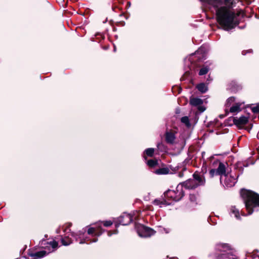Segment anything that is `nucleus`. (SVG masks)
Wrapping results in <instances>:
<instances>
[{
    "label": "nucleus",
    "mask_w": 259,
    "mask_h": 259,
    "mask_svg": "<svg viewBox=\"0 0 259 259\" xmlns=\"http://www.w3.org/2000/svg\"><path fill=\"white\" fill-rule=\"evenodd\" d=\"M241 195L244 199L248 214H251L254 208L259 207V195L251 191L242 190Z\"/></svg>",
    "instance_id": "1"
},
{
    "label": "nucleus",
    "mask_w": 259,
    "mask_h": 259,
    "mask_svg": "<svg viewBox=\"0 0 259 259\" xmlns=\"http://www.w3.org/2000/svg\"><path fill=\"white\" fill-rule=\"evenodd\" d=\"M58 244V243L55 241L48 242L45 240H42L40 242V245L42 248L47 249L48 252L46 251L42 250L33 253L32 256L35 258L42 257L49 252L53 251L57 247Z\"/></svg>",
    "instance_id": "2"
},
{
    "label": "nucleus",
    "mask_w": 259,
    "mask_h": 259,
    "mask_svg": "<svg viewBox=\"0 0 259 259\" xmlns=\"http://www.w3.org/2000/svg\"><path fill=\"white\" fill-rule=\"evenodd\" d=\"M193 176V179H189L182 185L183 187H184L188 189H193L205 184V180L203 176H201L197 173H194Z\"/></svg>",
    "instance_id": "3"
},
{
    "label": "nucleus",
    "mask_w": 259,
    "mask_h": 259,
    "mask_svg": "<svg viewBox=\"0 0 259 259\" xmlns=\"http://www.w3.org/2000/svg\"><path fill=\"white\" fill-rule=\"evenodd\" d=\"M184 196L183 185H178L176 190H168L164 193L166 199L175 201L180 200Z\"/></svg>",
    "instance_id": "4"
},
{
    "label": "nucleus",
    "mask_w": 259,
    "mask_h": 259,
    "mask_svg": "<svg viewBox=\"0 0 259 259\" xmlns=\"http://www.w3.org/2000/svg\"><path fill=\"white\" fill-rule=\"evenodd\" d=\"M215 249L218 252V259H230V253L228 251L230 247L228 244L218 243L215 246Z\"/></svg>",
    "instance_id": "5"
},
{
    "label": "nucleus",
    "mask_w": 259,
    "mask_h": 259,
    "mask_svg": "<svg viewBox=\"0 0 259 259\" xmlns=\"http://www.w3.org/2000/svg\"><path fill=\"white\" fill-rule=\"evenodd\" d=\"M136 229L139 236L141 237H149L155 233V231L141 224L136 225Z\"/></svg>",
    "instance_id": "6"
},
{
    "label": "nucleus",
    "mask_w": 259,
    "mask_h": 259,
    "mask_svg": "<svg viewBox=\"0 0 259 259\" xmlns=\"http://www.w3.org/2000/svg\"><path fill=\"white\" fill-rule=\"evenodd\" d=\"M243 104V102H236L235 98L231 97L227 99L226 105L228 107L232 105L230 108V112L232 113L237 114L241 110V106Z\"/></svg>",
    "instance_id": "7"
},
{
    "label": "nucleus",
    "mask_w": 259,
    "mask_h": 259,
    "mask_svg": "<svg viewBox=\"0 0 259 259\" xmlns=\"http://www.w3.org/2000/svg\"><path fill=\"white\" fill-rule=\"evenodd\" d=\"M71 235L79 243V244L90 243L92 242H95L97 241V238L91 240L89 238V237L85 236L84 233H82L80 232L75 234L72 233Z\"/></svg>",
    "instance_id": "8"
},
{
    "label": "nucleus",
    "mask_w": 259,
    "mask_h": 259,
    "mask_svg": "<svg viewBox=\"0 0 259 259\" xmlns=\"http://www.w3.org/2000/svg\"><path fill=\"white\" fill-rule=\"evenodd\" d=\"M133 220V217H132L130 214L124 213L119 218H117L115 222L114 221V223H116V226H117V225L124 226L129 224Z\"/></svg>",
    "instance_id": "9"
},
{
    "label": "nucleus",
    "mask_w": 259,
    "mask_h": 259,
    "mask_svg": "<svg viewBox=\"0 0 259 259\" xmlns=\"http://www.w3.org/2000/svg\"><path fill=\"white\" fill-rule=\"evenodd\" d=\"M237 176H234L232 173L227 172L224 181L225 186L227 187L234 186L237 182Z\"/></svg>",
    "instance_id": "10"
},
{
    "label": "nucleus",
    "mask_w": 259,
    "mask_h": 259,
    "mask_svg": "<svg viewBox=\"0 0 259 259\" xmlns=\"http://www.w3.org/2000/svg\"><path fill=\"white\" fill-rule=\"evenodd\" d=\"M190 103L194 106H197L198 110L202 112L205 110V108L201 106L203 104V101L198 98H191L190 100Z\"/></svg>",
    "instance_id": "11"
},
{
    "label": "nucleus",
    "mask_w": 259,
    "mask_h": 259,
    "mask_svg": "<svg viewBox=\"0 0 259 259\" xmlns=\"http://www.w3.org/2000/svg\"><path fill=\"white\" fill-rule=\"evenodd\" d=\"M228 164L227 163H223L222 162H219L218 167L217 168L218 170V174L219 176H221L220 181L222 183L223 176L225 177L226 175H227V173H226V168Z\"/></svg>",
    "instance_id": "12"
},
{
    "label": "nucleus",
    "mask_w": 259,
    "mask_h": 259,
    "mask_svg": "<svg viewBox=\"0 0 259 259\" xmlns=\"http://www.w3.org/2000/svg\"><path fill=\"white\" fill-rule=\"evenodd\" d=\"M102 233V229L99 224L95 227H91L88 230V234L92 236H99Z\"/></svg>",
    "instance_id": "13"
},
{
    "label": "nucleus",
    "mask_w": 259,
    "mask_h": 259,
    "mask_svg": "<svg viewBox=\"0 0 259 259\" xmlns=\"http://www.w3.org/2000/svg\"><path fill=\"white\" fill-rule=\"evenodd\" d=\"M233 121L237 126L242 127L248 122V118L245 116H242L240 117H235L233 118Z\"/></svg>",
    "instance_id": "14"
},
{
    "label": "nucleus",
    "mask_w": 259,
    "mask_h": 259,
    "mask_svg": "<svg viewBox=\"0 0 259 259\" xmlns=\"http://www.w3.org/2000/svg\"><path fill=\"white\" fill-rule=\"evenodd\" d=\"M176 137L175 134L171 132H167L165 134V140L167 143L169 144H172L175 140Z\"/></svg>",
    "instance_id": "15"
},
{
    "label": "nucleus",
    "mask_w": 259,
    "mask_h": 259,
    "mask_svg": "<svg viewBox=\"0 0 259 259\" xmlns=\"http://www.w3.org/2000/svg\"><path fill=\"white\" fill-rule=\"evenodd\" d=\"M231 214H234L237 219H240L239 211L235 206H232L230 209Z\"/></svg>",
    "instance_id": "16"
},
{
    "label": "nucleus",
    "mask_w": 259,
    "mask_h": 259,
    "mask_svg": "<svg viewBox=\"0 0 259 259\" xmlns=\"http://www.w3.org/2000/svg\"><path fill=\"white\" fill-rule=\"evenodd\" d=\"M197 89L202 93H205L207 91V86L203 83H200L197 85Z\"/></svg>",
    "instance_id": "17"
},
{
    "label": "nucleus",
    "mask_w": 259,
    "mask_h": 259,
    "mask_svg": "<svg viewBox=\"0 0 259 259\" xmlns=\"http://www.w3.org/2000/svg\"><path fill=\"white\" fill-rule=\"evenodd\" d=\"M169 171V170L167 168H161L157 169L155 171V173L157 175H166L167 174Z\"/></svg>",
    "instance_id": "18"
},
{
    "label": "nucleus",
    "mask_w": 259,
    "mask_h": 259,
    "mask_svg": "<svg viewBox=\"0 0 259 259\" xmlns=\"http://www.w3.org/2000/svg\"><path fill=\"white\" fill-rule=\"evenodd\" d=\"M157 231L162 234H168L170 232V229L169 228H166L161 226L158 227Z\"/></svg>",
    "instance_id": "19"
},
{
    "label": "nucleus",
    "mask_w": 259,
    "mask_h": 259,
    "mask_svg": "<svg viewBox=\"0 0 259 259\" xmlns=\"http://www.w3.org/2000/svg\"><path fill=\"white\" fill-rule=\"evenodd\" d=\"M181 120V122L185 124L187 127H189L191 126L189 118L187 116L182 117Z\"/></svg>",
    "instance_id": "20"
},
{
    "label": "nucleus",
    "mask_w": 259,
    "mask_h": 259,
    "mask_svg": "<svg viewBox=\"0 0 259 259\" xmlns=\"http://www.w3.org/2000/svg\"><path fill=\"white\" fill-rule=\"evenodd\" d=\"M154 152V148H148L145 150L144 154L149 157H152Z\"/></svg>",
    "instance_id": "21"
},
{
    "label": "nucleus",
    "mask_w": 259,
    "mask_h": 259,
    "mask_svg": "<svg viewBox=\"0 0 259 259\" xmlns=\"http://www.w3.org/2000/svg\"><path fill=\"white\" fill-rule=\"evenodd\" d=\"M62 244L64 245H68L72 243V240L68 237L62 238L61 240Z\"/></svg>",
    "instance_id": "22"
},
{
    "label": "nucleus",
    "mask_w": 259,
    "mask_h": 259,
    "mask_svg": "<svg viewBox=\"0 0 259 259\" xmlns=\"http://www.w3.org/2000/svg\"><path fill=\"white\" fill-rule=\"evenodd\" d=\"M147 164L150 167H154L158 164V162L156 159H150L147 162Z\"/></svg>",
    "instance_id": "23"
},
{
    "label": "nucleus",
    "mask_w": 259,
    "mask_h": 259,
    "mask_svg": "<svg viewBox=\"0 0 259 259\" xmlns=\"http://www.w3.org/2000/svg\"><path fill=\"white\" fill-rule=\"evenodd\" d=\"M209 70V68L207 67H203L199 71V75H203L206 74Z\"/></svg>",
    "instance_id": "24"
},
{
    "label": "nucleus",
    "mask_w": 259,
    "mask_h": 259,
    "mask_svg": "<svg viewBox=\"0 0 259 259\" xmlns=\"http://www.w3.org/2000/svg\"><path fill=\"white\" fill-rule=\"evenodd\" d=\"M209 176L211 178H212L214 176H217V175H219V174H218V170L217 169H211L209 170Z\"/></svg>",
    "instance_id": "25"
},
{
    "label": "nucleus",
    "mask_w": 259,
    "mask_h": 259,
    "mask_svg": "<svg viewBox=\"0 0 259 259\" xmlns=\"http://www.w3.org/2000/svg\"><path fill=\"white\" fill-rule=\"evenodd\" d=\"M169 204L170 203H167L166 200H164V202H160V200H155L154 201H153V204H155V205H161V204Z\"/></svg>",
    "instance_id": "26"
},
{
    "label": "nucleus",
    "mask_w": 259,
    "mask_h": 259,
    "mask_svg": "<svg viewBox=\"0 0 259 259\" xmlns=\"http://www.w3.org/2000/svg\"><path fill=\"white\" fill-rule=\"evenodd\" d=\"M190 200L192 202H196L197 200V197L194 194H190L189 196Z\"/></svg>",
    "instance_id": "27"
},
{
    "label": "nucleus",
    "mask_w": 259,
    "mask_h": 259,
    "mask_svg": "<svg viewBox=\"0 0 259 259\" xmlns=\"http://www.w3.org/2000/svg\"><path fill=\"white\" fill-rule=\"evenodd\" d=\"M251 110L254 113H259V104L252 107Z\"/></svg>",
    "instance_id": "28"
},
{
    "label": "nucleus",
    "mask_w": 259,
    "mask_h": 259,
    "mask_svg": "<svg viewBox=\"0 0 259 259\" xmlns=\"http://www.w3.org/2000/svg\"><path fill=\"white\" fill-rule=\"evenodd\" d=\"M112 225V222L111 221H106L103 222V225L105 227H109Z\"/></svg>",
    "instance_id": "29"
},
{
    "label": "nucleus",
    "mask_w": 259,
    "mask_h": 259,
    "mask_svg": "<svg viewBox=\"0 0 259 259\" xmlns=\"http://www.w3.org/2000/svg\"><path fill=\"white\" fill-rule=\"evenodd\" d=\"M202 52V48H200L195 52V55H198Z\"/></svg>",
    "instance_id": "30"
},
{
    "label": "nucleus",
    "mask_w": 259,
    "mask_h": 259,
    "mask_svg": "<svg viewBox=\"0 0 259 259\" xmlns=\"http://www.w3.org/2000/svg\"><path fill=\"white\" fill-rule=\"evenodd\" d=\"M108 235L109 236H111L112 235V233L110 232H109L108 233Z\"/></svg>",
    "instance_id": "31"
},
{
    "label": "nucleus",
    "mask_w": 259,
    "mask_h": 259,
    "mask_svg": "<svg viewBox=\"0 0 259 259\" xmlns=\"http://www.w3.org/2000/svg\"><path fill=\"white\" fill-rule=\"evenodd\" d=\"M242 54L243 55H245V51H243L242 52Z\"/></svg>",
    "instance_id": "32"
},
{
    "label": "nucleus",
    "mask_w": 259,
    "mask_h": 259,
    "mask_svg": "<svg viewBox=\"0 0 259 259\" xmlns=\"http://www.w3.org/2000/svg\"><path fill=\"white\" fill-rule=\"evenodd\" d=\"M143 157H144V159H146V158H146V156L145 155H144V156H143Z\"/></svg>",
    "instance_id": "33"
},
{
    "label": "nucleus",
    "mask_w": 259,
    "mask_h": 259,
    "mask_svg": "<svg viewBox=\"0 0 259 259\" xmlns=\"http://www.w3.org/2000/svg\"><path fill=\"white\" fill-rule=\"evenodd\" d=\"M114 234H115V233H116V232H115V230H114Z\"/></svg>",
    "instance_id": "34"
}]
</instances>
